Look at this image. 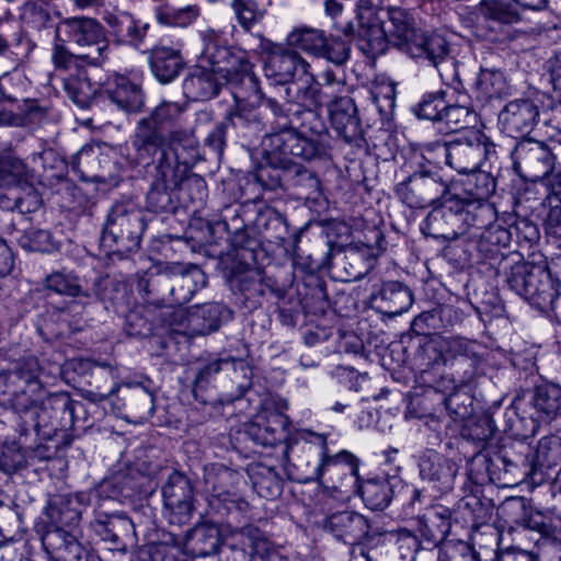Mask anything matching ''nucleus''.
Here are the masks:
<instances>
[{
  "label": "nucleus",
  "mask_w": 561,
  "mask_h": 561,
  "mask_svg": "<svg viewBox=\"0 0 561 561\" xmlns=\"http://www.w3.org/2000/svg\"><path fill=\"white\" fill-rule=\"evenodd\" d=\"M560 456V443L557 438H541L531 458L529 459L527 457L525 459L526 466L529 467L528 474H530L533 479H536V476L541 473L545 468L549 469L557 466Z\"/></svg>",
  "instance_id": "nucleus-51"
},
{
  "label": "nucleus",
  "mask_w": 561,
  "mask_h": 561,
  "mask_svg": "<svg viewBox=\"0 0 561 561\" xmlns=\"http://www.w3.org/2000/svg\"><path fill=\"white\" fill-rule=\"evenodd\" d=\"M41 370L37 358L30 356L19 360L12 369L0 373V401L9 397L13 404L19 396L39 392L42 390Z\"/></svg>",
  "instance_id": "nucleus-20"
},
{
  "label": "nucleus",
  "mask_w": 561,
  "mask_h": 561,
  "mask_svg": "<svg viewBox=\"0 0 561 561\" xmlns=\"http://www.w3.org/2000/svg\"><path fill=\"white\" fill-rule=\"evenodd\" d=\"M232 311L219 302L197 305L187 310L186 331L192 336L207 335L230 320Z\"/></svg>",
  "instance_id": "nucleus-30"
},
{
  "label": "nucleus",
  "mask_w": 561,
  "mask_h": 561,
  "mask_svg": "<svg viewBox=\"0 0 561 561\" xmlns=\"http://www.w3.org/2000/svg\"><path fill=\"white\" fill-rule=\"evenodd\" d=\"M422 231L426 236L443 240H456L465 234V229H460L458 201L448 198L440 206L434 207L426 216Z\"/></svg>",
  "instance_id": "nucleus-24"
},
{
  "label": "nucleus",
  "mask_w": 561,
  "mask_h": 561,
  "mask_svg": "<svg viewBox=\"0 0 561 561\" xmlns=\"http://www.w3.org/2000/svg\"><path fill=\"white\" fill-rule=\"evenodd\" d=\"M539 118V107L530 99L508 102L500 112L499 119L503 130L511 137L528 135Z\"/></svg>",
  "instance_id": "nucleus-25"
},
{
  "label": "nucleus",
  "mask_w": 561,
  "mask_h": 561,
  "mask_svg": "<svg viewBox=\"0 0 561 561\" xmlns=\"http://www.w3.org/2000/svg\"><path fill=\"white\" fill-rule=\"evenodd\" d=\"M45 289L60 296L83 298L90 300L91 291L82 284L80 276L71 270L61 268L53 271L42 282Z\"/></svg>",
  "instance_id": "nucleus-41"
},
{
  "label": "nucleus",
  "mask_w": 561,
  "mask_h": 561,
  "mask_svg": "<svg viewBox=\"0 0 561 561\" xmlns=\"http://www.w3.org/2000/svg\"><path fill=\"white\" fill-rule=\"evenodd\" d=\"M122 409L129 422L140 424L149 420L154 410V396L140 383H127L121 387Z\"/></svg>",
  "instance_id": "nucleus-34"
},
{
  "label": "nucleus",
  "mask_w": 561,
  "mask_h": 561,
  "mask_svg": "<svg viewBox=\"0 0 561 561\" xmlns=\"http://www.w3.org/2000/svg\"><path fill=\"white\" fill-rule=\"evenodd\" d=\"M170 285L176 306L187 304L207 284L204 271L195 264L168 263Z\"/></svg>",
  "instance_id": "nucleus-27"
},
{
  "label": "nucleus",
  "mask_w": 561,
  "mask_h": 561,
  "mask_svg": "<svg viewBox=\"0 0 561 561\" xmlns=\"http://www.w3.org/2000/svg\"><path fill=\"white\" fill-rule=\"evenodd\" d=\"M230 8L239 25L244 31H250L266 14V9L259 5L255 0H231Z\"/></svg>",
  "instance_id": "nucleus-63"
},
{
  "label": "nucleus",
  "mask_w": 561,
  "mask_h": 561,
  "mask_svg": "<svg viewBox=\"0 0 561 561\" xmlns=\"http://www.w3.org/2000/svg\"><path fill=\"white\" fill-rule=\"evenodd\" d=\"M35 394L26 392L14 400L13 410L19 416L18 431L21 436L33 431L41 439L51 442L57 436V421L51 409H48V397L37 400Z\"/></svg>",
  "instance_id": "nucleus-13"
},
{
  "label": "nucleus",
  "mask_w": 561,
  "mask_h": 561,
  "mask_svg": "<svg viewBox=\"0 0 561 561\" xmlns=\"http://www.w3.org/2000/svg\"><path fill=\"white\" fill-rule=\"evenodd\" d=\"M554 146L548 141L527 138L512 151L513 168L524 180L536 182L549 175L556 164Z\"/></svg>",
  "instance_id": "nucleus-11"
},
{
  "label": "nucleus",
  "mask_w": 561,
  "mask_h": 561,
  "mask_svg": "<svg viewBox=\"0 0 561 561\" xmlns=\"http://www.w3.org/2000/svg\"><path fill=\"white\" fill-rule=\"evenodd\" d=\"M220 531L217 526L203 524L194 527L186 538V548L192 557H207L218 551Z\"/></svg>",
  "instance_id": "nucleus-48"
},
{
  "label": "nucleus",
  "mask_w": 561,
  "mask_h": 561,
  "mask_svg": "<svg viewBox=\"0 0 561 561\" xmlns=\"http://www.w3.org/2000/svg\"><path fill=\"white\" fill-rule=\"evenodd\" d=\"M165 507L185 523L194 511V486L191 479L182 472L173 471L162 488Z\"/></svg>",
  "instance_id": "nucleus-23"
},
{
  "label": "nucleus",
  "mask_w": 561,
  "mask_h": 561,
  "mask_svg": "<svg viewBox=\"0 0 561 561\" xmlns=\"http://www.w3.org/2000/svg\"><path fill=\"white\" fill-rule=\"evenodd\" d=\"M463 312L453 305H438L421 312L412 321V330L420 335L439 333L461 323Z\"/></svg>",
  "instance_id": "nucleus-35"
},
{
  "label": "nucleus",
  "mask_w": 561,
  "mask_h": 561,
  "mask_svg": "<svg viewBox=\"0 0 561 561\" xmlns=\"http://www.w3.org/2000/svg\"><path fill=\"white\" fill-rule=\"evenodd\" d=\"M186 110V104L163 101L157 105L148 116L137 122L131 137L133 150H139L142 156L148 154L161 147L163 139L168 138L162 127L175 124Z\"/></svg>",
  "instance_id": "nucleus-9"
},
{
  "label": "nucleus",
  "mask_w": 561,
  "mask_h": 561,
  "mask_svg": "<svg viewBox=\"0 0 561 561\" xmlns=\"http://www.w3.org/2000/svg\"><path fill=\"white\" fill-rule=\"evenodd\" d=\"M199 15L197 5H187L184 8H172L169 4L159 5L156 9L158 22L167 26L185 27L193 23Z\"/></svg>",
  "instance_id": "nucleus-60"
},
{
  "label": "nucleus",
  "mask_w": 561,
  "mask_h": 561,
  "mask_svg": "<svg viewBox=\"0 0 561 561\" xmlns=\"http://www.w3.org/2000/svg\"><path fill=\"white\" fill-rule=\"evenodd\" d=\"M239 480V472L224 465L214 466L207 471L205 482L211 491L209 507L219 517L248 511L249 503L233 491Z\"/></svg>",
  "instance_id": "nucleus-12"
},
{
  "label": "nucleus",
  "mask_w": 561,
  "mask_h": 561,
  "mask_svg": "<svg viewBox=\"0 0 561 561\" xmlns=\"http://www.w3.org/2000/svg\"><path fill=\"white\" fill-rule=\"evenodd\" d=\"M328 112L332 127L345 142L358 144L362 140V123L352 98L339 99L330 105Z\"/></svg>",
  "instance_id": "nucleus-32"
},
{
  "label": "nucleus",
  "mask_w": 561,
  "mask_h": 561,
  "mask_svg": "<svg viewBox=\"0 0 561 561\" xmlns=\"http://www.w3.org/2000/svg\"><path fill=\"white\" fill-rule=\"evenodd\" d=\"M270 133L266 134L264 146L266 150H268L271 156L275 158H279L278 164L276 162L271 161L266 165H261L255 172V181L264 188L268 191H276L278 188L287 190V165L290 163V158H295L294 156H284L274 152L268 147V138Z\"/></svg>",
  "instance_id": "nucleus-43"
},
{
  "label": "nucleus",
  "mask_w": 561,
  "mask_h": 561,
  "mask_svg": "<svg viewBox=\"0 0 561 561\" xmlns=\"http://www.w3.org/2000/svg\"><path fill=\"white\" fill-rule=\"evenodd\" d=\"M535 409L547 417L561 414V386L543 383L536 388L533 398Z\"/></svg>",
  "instance_id": "nucleus-57"
},
{
  "label": "nucleus",
  "mask_w": 561,
  "mask_h": 561,
  "mask_svg": "<svg viewBox=\"0 0 561 561\" xmlns=\"http://www.w3.org/2000/svg\"><path fill=\"white\" fill-rule=\"evenodd\" d=\"M137 289L148 305L158 308L176 306L170 285L168 264L147 271L138 278Z\"/></svg>",
  "instance_id": "nucleus-26"
},
{
  "label": "nucleus",
  "mask_w": 561,
  "mask_h": 561,
  "mask_svg": "<svg viewBox=\"0 0 561 561\" xmlns=\"http://www.w3.org/2000/svg\"><path fill=\"white\" fill-rule=\"evenodd\" d=\"M1 207L7 210H18L21 214H30L42 205V198L37 190L30 183L28 178L18 186L11 187L0 197Z\"/></svg>",
  "instance_id": "nucleus-44"
},
{
  "label": "nucleus",
  "mask_w": 561,
  "mask_h": 561,
  "mask_svg": "<svg viewBox=\"0 0 561 561\" xmlns=\"http://www.w3.org/2000/svg\"><path fill=\"white\" fill-rule=\"evenodd\" d=\"M458 214L460 229H465V233L469 229L478 231L472 237L479 238L481 252L495 253L500 245L505 247L510 242V231L496 224V210L486 201H458Z\"/></svg>",
  "instance_id": "nucleus-4"
},
{
  "label": "nucleus",
  "mask_w": 561,
  "mask_h": 561,
  "mask_svg": "<svg viewBox=\"0 0 561 561\" xmlns=\"http://www.w3.org/2000/svg\"><path fill=\"white\" fill-rule=\"evenodd\" d=\"M42 542L55 561H66L72 553L82 551V545L77 537L61 526L48 529L42 537Z\"/></svg>",
  "instance_id": "nucleus-46"
},
{
  "label": "nucleus",
  "mask_w": 561,
  "mask_h": 561,
  "mask_svg": "<svg viewBox=\"0 0 561 561\" xmlns=\"http://www.w3.org/2000/svg\"><path fill=\"white\" fill-rule=\"evenodd\" d=\"M458 472V466L451 459L432 453L422 458L420 474L424 480L437 482L442 489H450Z\"/></svg>",
  "instance_id": "nucleus-42"
},
{
  "label": "nucleus",
  "mask_w": 561,
  "mask_h": 561,
  "mask_svg": "<svg viewBox=\"0 0 561 561\" xmlns=\"http://www.w3.org/2000/svg\"><path fill=\"white\" fill-rule=\"evenodd\" d=\"M288 417L276 411H265L244 425V435L260 446H275L287 438Z\"/></svg>",
  "instance_id": "nucleus-22"
},
{
  "label": "nucleus",
  "mask_w": 561,
  "mask_h": 561,
  "mask_svg": "<svg viewBox=\"0 0 561 561\" xmlns=\"http://www.w3.org/2000/svg\"><path fill=\"white\" fill-rule=\"evenodd\" d=\"M180 188L161 185L152 181L147 193V208L153 213H168L176 209Z\"/></svg>",
  "instance_id": "nucleus-58"
},
{
  "label": "nucleus",
  "mask_w": 561,
  "mask_h": 561,
  "mask_svg": "<svg viewBox=\"0 0 561 561\" xmlns=\"http://www.w3.org/2000/svg\"><path fill=\"white\" fill-rule=\"evenodd\" d=\"M55 39L67 42L80 51L82 64L102 66L110 56V45L102 24L92 18H67L55 27Z\"/></svg>",
  "instance_id": "nucleus-3"
},
{
  "label": "nucleus",
  "mask_w": 561,
  "mask_h": 561,
  "mask_svg": "<svg viewBox=\"0 0 561 561\" xmlns=\"http://www.w3.org/2000/svg\"><path fill=\"white\" fill-rule=\"evenodd\" d=\"M357 36L360 49L370 57L379 56L387 49L389 38L385 26L373 23L370 19H367V23H359Z\"/></svg>",
  "instance_id": "nucleus-55"
},
{
  "label": "nucleus",
  "mask_w": 561,
  "mask_h": 561,
  "mask_svg": "<svg viewBox=\"0 0 561 561\" xmlns=\"http://www.w3.org/2000/svg\"><path fill=\"white\" fill-rule=\"evenodd\" d=\"M252 485L261 497L276 499L282 494L283 480L272 467L259 463L249 469Z\"/></svg>",
  "instance_id": "nucleus-52"
},
{
  "label": "nucleus",
  "mask_w": 561,
  "mask_h": 561,
  "mask_svg": "<svg viewBox=\"0 0 561 561\" xmlns=\"http://www.w3.org/2000/svg\"><path fill=\"white\" fill-rule=\"evenodd\" d=\"M370 301L378 312L394 318L409 310L413 304V294L403 283L389 280L375 288Z\"/></svg>",
  "instance_id": "nucleus-28"
},
{
  "label": "nucleus",
  "mask_w": 561,
  "mask_h": 561,
  "mask_svg": "<svg viewBox=\"0 0 561 561\" xmlns=\"http://www.w3.org/2000/svg\"><path fill=\"white\" fill-rule=\"evenodd\" d=\"M474 90L485 100L500 99L508 94L510 83L502 70L481 67L474 82Z\"/></svg>",
  "instance_id": "nucleus-50"
},
{
  "label": "nucleus",
  "mask_w": 561,
  "mask_h": 561,
  "mask_svg": "<svg viewBox=\"0 0 561 561\" xmlns=\"http://www.w3.org/2000/svg\"><path fill=\"white\" fill-rule=\"evenodd\" d=\"M227 358H214L203 365L193 381V394L196 400H199L202 403L206 404L209 402V398L205 397L202 392L206 390L211 381L215 380V377L220 373H226Z\"/></svg>",
  "instance_id": "nucleus-61"
},
{
  "label": "nucleus",
  "mask_w": 561,
  "mask_h": 561,
  "mask_svg": "<svg viewBox=\"0 0 561 561\" xmlns=\"http://www.w3.org/2000/svg\"><path fill=\"white\" fill-rule=\"evenodd\" d=\"M146 229L144 213L133 203H116L108 210L101 245L112 252L125 255L140 248Z\"/></svg>",
  "instance_id": "nucleus-2"
},
{
  "label": "nucleus",
  "mask_w": 561,
  "mask_h": 561,
  "mask_svg": "<svg viewBox=\"0 0 561 561\" xmlns=\"http://www.w3.org/2000/svg\"><path fill=\"white\" fill-rule=\"evenodd\" d=\"M210 236L216 231H227L232 233L230 239L231 249L221 257L224 270L228 267L251 266L256 263L259 242L254 238H250L244 230L243 220L236 214L231 222L225 217L222 221L207 225Z\"/></svg>",
  "instance_id": "nucleus-17"
},
{
  "label": "nucleus",
  "mask_w": 561,
  "mask_h": 561,
  "mask_svg": "<svg viewBox=\"0 0 561 561\" xmlns=\"http://www.w3.org/2000/svg\"><path fill=\"white\" fill-rule=\"evenodd\" d=\"M105 92L119 108L128 113H138L145 106L141 87L126 76L110 77L105 83Z\"/></svg>",
  "instance_id": "nucleus-36"
},
{
  "label": "nucleus",
  "mask_w": 561,
  "mask_h": 561,
  "mask_svg": "<svg viewBox=\"0 0 561 561\" xmlns=\"http://www.w3.org/2000/svg\"><path fill=\"white\" fill-rule=\"evenodd\" d=\"M387 21L383 22L389 42L407 54L422 32L416 27L413 14L400 7H390L387 10Z\"/></svg>",
  "instance_id": "nucleus-31"
},
{
  "label": "nucleus",
  "mask_w": 561,
  "mask_h": 561,
  "mask_svg": "<svg viewBox=\"0 0 561 561\" xmlns=\"http://www.w3.org/2000/svg\"><path fill=\"white\" fill-rule=\"evenodd\" d=\"M135 151L137 164L151 168L148 173L152 181L161 185L181 188L185 184L186 188L194 192L191 196L192 202H203L207 194V186L204 179L197 174H191L179 161L174 159L170 150L161 147L146 157L139 150Z\"/></svg>",
  "instance_id": "nucleus-6"
},
{
  "label": "nucleus",
  "mask_w": 561,
  "mask_h": 561,
  "mask_svg": "<svg viewBox=\"0 0 561 561\" xmlns=\"http://www.w3.org/2000/svg\"><path fill=\"white\" fill-rule=\"evenodd\" d=\"M307 69H310V65L297 51L290 49L272 50L264 61L265 76L277 84L294 82Z\"/></svg>",
  "instance_id": "nucleus-29"
},
{
  "label": "nucleus",
  "mask_w": 561,
  "mask_h": 561,
  "mask_svg": "<svg viewBox=\"0 0 561 561\" xmlns=\"http://www.w3.org/2000/svg\"><path fill=\"white\" fill-rule=\"evenodd\" d=\"M81 500L79 495L55 494L46 506V515L56 526L75 527L81 519Z\"/></svg>",
  "instance_id": "nucleus-40"
},
{
  "label": "nucleus",
  "mask_w": 561,
  "mask_h": 561,
  "mask_svg": "<svg viewBox=\"0 0 561 561\" xmlns=\"http://www.w3.org/2000/svg\"><path fill=\"white\" fill-rule=\"evenodd\" d=\"M232 138L250 139L264 130L265 124L252 110L230 111L224 118Z\"/></svg>",
  "instance_id": "nucleus-49"
},
{
  "label": "nucleus",
  "mask_w": 561,
  "mask_h": 561,
  "mask_svg": "<svg viewBox=\"0 0 561 561\" xmlns=\"http://www.w3.org/2000/svg\"><path fill=\"white\" fill-rule=\"evenodd\" d=\"M239 534L249 542V552L255 558L263 560L274 552V542L271 537L255 525H245L238 529Z\"/></svg>",
  "instance_id": "nucleus-64"
},
{
  "label": "nucleus",
  "mask_w": 561,
  "mask_h": 561,
  "mask_svg": "<svg viewBox=\"0 0 561 561\" xmlns=\"http://www.w3.org/2000/svg\"><path fill=\"white\" fill-rule=\"evenodd\" d=\"M451 513L448 508L439 506L434 508L425 517L424 527L428 539L435 545H442L439 550L440 561H474L477 554L471 551L463 541L446 540L451 528Z\"/></svg>",
  "instance_id": "nucleus-18"
},
{
  "label": "nucleus",
  "mask_w": 561,
  "mask_h": 561,
  "mask_svg": "<svg viewBox=\"0 0 561 561\" xmlns=\"http://www.w3.org/2000/svg\"><path fill=\"white\" fill-rule=\"evenodd\" d=\"M163 149H169L174 159L188 171L198 161L206 159V152H201L196 138L182 130L171 131L168 138L163 139Z\"/></svg>",
  "instance_id": "nucleus-37"
},
{
  "label": "nucleus",
  "mask_w": 561,
  "mask_h": 561,
  "mask_svg": "<svg viewBox=\"0 0 561 561\" xmlns=\"http://www.w3.org/2000/svg\"><path fill=\"white\" fill-rule=\"evenodd\" d=\"M94 296L104 304L106 310L118 312L119 309L127 307L128 295L124 283L111 278L110 276H100L93 283Z\"/></svg>",
  "instance_id": "nucleus-47"
},
{
  "label": "nucleus",
  "mask_w": 561,
  "mask_h": 561,
  "mask_svg": "<svg viewBox=\"0 0 561 561\" xmlns=\"http://www.w3.org/2000/svg\"><path fill=\"white\" fill-rule=\"evenodd\" d=\"M477 11L485 21L501 25H512L520 21L519 12L504 0H481Z\"/></svg>",
  "instance_id": "nucleus-56"
},
{
  "label": "nucleus",
  "mask_w": 561,
  "mask_h": 561,
  "mask_svg": "<svg viewBox=\"0 0 561 561\" xmlns=\"http://www.w3.org/2000/svg\"><path fill=\"white\" fill-rule=\"evenodd\" d=\"M221 88L217 75L203 67H195L183 81L184 95L192 101H207L215 98Z\"/></svg>",
  "instance_id": "nucleus-38"
},
{
  "label": "nucleus",
  "mask_w": 561,
  "mask_h": 561,
  "mask_svg": "<svg viewBox=\"0 0 561 561\" xmlns=\"http://www.w3.org/2000/svg\"><path fill=\"white\" fill-rule=\"evenodd\" d=\"M287 190L294 191L300 198L316 201L321 193V182L317 174L290 160L287 165Z\"/></svg>",
  "instance_id": "nucleus-45"
},
{
  "label": "nucleus",
  "mask_w": 561,
  "mask_h": 561,
  "mask_svg": "<svg viewBox=\"0 0 561 561\" xmlns=\"http://www.w3.org/2000/svg\"><path fill=\"white\" fill-rule=\"evenodd\" d=\"M512 290L538 309H545L558 298V285L545 264L515 262L507 273Z\"/></svg>",
  "instance_id": "nucleus-5"
},
{
  "label": "nucleus",
  "mask_w": 561,
  "mask_h": 561,
  "mask_svg": "<svg viewBox=\"0 0 561 561\" xmlns=\"http://www.w3.org/2000/svg\"><path fill=\"white\" fill-rule=\"evenodd\" d=\"M408 54L412 58L424 57L431 61L447 84L459 81L457 61L450 55L449 44L442 35L432 34L426 36L422 33Z\"/></svg>",
  "instance_id": "nucleus-19"
},
{
  "label": "nucleus",
  "mask_w": 561,
  "mask_h": 561,
  "mask_svg": "<svg viewBox=\"0 0 561 561\" xmlns=\"http://www.w3.org/2000/svg\"><path fill=\"white\" fill-rule=\"evenodd\" d=\"M393 485L388 479H370L359 486V494L365 505L371 511H382L393 497Z\"/></svg>",
  "instance_id": "nucleus-53"
},
{
  "label": "nucleus",
  "mask_w": 561,
  "mask_h": 561,
  "mask_svg": "<svg viewBox=\"0 0 561 561\" xmlns=\"http://www.w3.org/2000/svg\"><path fill=\"white\" fill-rule=\"evenodd\" d=\"M287 101L267 98L270 112L268 147L276 153L298 157L304 161L329 156L328 128L320 116L318 81L307 69L286 90Z\"/></svg>",
  "instance_id": "nucleus-1"
},
{
  "label": "nucleus",
  "mask_w": 561,
  "mask_h": 561,
  "mask_svg": "<svg viewBox=\"0 0 561 561\" xmlns=\"http://www.w3.org/2000/svg\"><path fill=\"white\" fill-rule=\"evenodd\" d=\"M504 513L512 518V523L525 529L536 530L546 537L556 538L559 534V523L541 512L526 506L522 500L508 502Z\"/></svg>",
  "instance_id": "nucleus-33"
},
{
  "label": "nucleus",
  "mask_w": 561,
  "mask_h": 561,
  "mask_svg": "<svg viewBox=\"0 0 561 561\" xmlns=\"http://www.w3.org/2000/svg\"><path fill=\"white\" fill-rule=\"evenodd\" d=\"M149 64L153 76L163 84L176 79L185 66L180 50L165 46L151 50Z\"/></svg>",
  "instance_id": "nucleus-39"
},
{
  "label": "nucleus",
  "mask_w": 561,
  "mask_h": 561,
  "mask_svg": "<svg viewBox=\"0 0 561 561\" xmlns=\"http://www.w3.org/2000/svg\"><path fill=\"white\" fill-rule=\"evenodd\" d=\"M93 529L104 541H107L112 549L126 551L129 546L136 542L135 525L124 513H108L104 503H101L95 511Z\"/></svg>",
  "instance_id": "nucleus-21"
},
{
  "label": "nucleus",
  "mask_w": 561,
  "mask_h": 561,
  "mask_svg": "<svg viewBox=\"0 0 561 561\" xmlns=\"http://www.w3.org/2000/svg\"><path fill=\"white\" fill-rule=\"evenodd\" d=\"M64 89L68 96L80 107H89L93 102L96 89L91 81L81 73L70 75L64 78Z\"/></svg>",
  "instance_id": "nucleus-59"
},
{
  "label": "nucleus",
  "mask_w": 561,
  "mask_h": 561,
  "mask_svg": "<svg viewBox=\"0 0 561 561\" xmlns=\"http://www.w3.org/2000/svg\"><path fill=\"white\" fill-rule=\"evenodd\" d=\"M229 286L236 295H240L250 309L261 305V299L267 294L283 298L285 290L272 278H264L260 270L251 266L228 267L225 271Z\"/></svg>",
  "instance_id": "nucleus-15"
},
{
  "label": "nucleus",
  "mask_w": 561,
  "mask_h": 561,
  "mask_svg": "<svg viewBox=\"0 0 561 561\" xmlns=\"http://www.w3.org/2000/svg\"><path fill=\"white\" fill-rule=\"evenodd\" d=\"M324 530L347 545L373 548L383 542L386 531L374 527L369 519L353 510L334 512L323 520Z\"/></svg>",
  "instance_id": "nucleus-8"
},
{
  "label": "nucleus",
  "mask_w": 561,
  "mask_h": 561,
  "mask_svg": "<svg viewBox=\"0 0 561 561\" xmlns=\"http://www.w3.org/2000/svg\"><path fill=\"white\" fill-rule=\"evenodd\" d=\"M422 153L427 160H434L454 169L458 173H474L483 161V148L476 131L448 141H430L422 146Z\"/></svg>",
  "instance_id": "nucleus-7"
},
{
  "label": "nucleus",
  "mask_w": 561,
  "mask_h": 561,
  "mask_svg": "<svg viewBox=\"0 0 561 561\" xmlns=\"http://www.w3.org/2000/svg\"><path fill=\"white\" fill-rule=\"evenodd\" d=\"M443 362H450L454 378L460 385L470 383L480 371L483 346L460 336L439 337L435 342Z\"/></svg>",
  "instance_id": "nucleus-10"
},
{
  "label": "nucleus",
  "mask_w": 561,
  "mask_h": 561,
  "mask_svg": "<svg viewBox=\"0 0 561 561\" xmlns=\"http://www.w3.org/2000/svg\"><path fill=\"white\" fill-rule=\"evenodd\" d=\"M287 41L289 45L337 66L345 64L350 57L348 45L341 38L325 35L322 30L295 28L289 33Z\"/></svg>",
  "instance_id": "nucleus-16"
},
{
  "label": "nucleus",
  "mask_w": 561,
  "mask_h": 561,
  "mask_svg": "<svg viewBox=\"0 0 561 561\" xmlns=\"http://www.w3.org/2000/svg\"><path fill=\"white\" fill-rule=\"evenodd\" d=\"M82 408L81 402L72 400L66 392L48 396V409H51L57 421V434L73 426L76 414Z\"/></svg>",
  "instance_id": "nucleus-54"
},
{
  "label": "nucleus",
  "mask_w": 561,
  "mask_h": 561,
  "mask_svg": "<svg viewBox=\"0 0 561 561\" xmlns=\"http://www.w3.org/2000/svg\"><path fill=\"white\" fill-rule=\"evenodd\" d=\"M448 182L437 171L420 170L396 185L400 201L411 208H424L446 196Z\"/></svg>",
  "instance_id": "nucleus-14"
},
{
  "label": "nucleus",
  "mask_w": 561,
  "mask_h": 561,
  "mask_svg": "<svg viewBox=\"0 0 561 561\" xmlns=\"http://www.w3.org/2000/svg\"><path fill=\"white\" fill-rule=\"evenodd\" d=\"M26 178H30V170L21 159L11 154L0 157V187L9 191Z\"/></svg>",
  "instance_id": "nucleus-62"
}]
</instances>
